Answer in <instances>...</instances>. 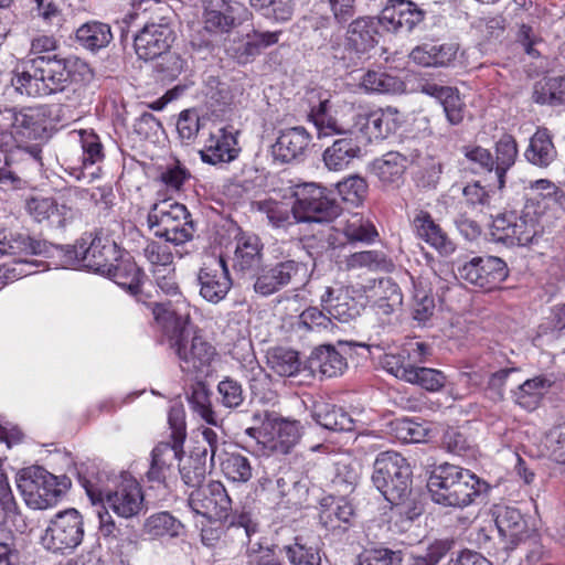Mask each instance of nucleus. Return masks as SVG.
Wrapping results in <instances>:
<instances>
[{"mask_svg":"<svg viewBox=\"0 0 565 565\" xmlns=\"http://www.w3.org/2000/svg\"><path fill=\"white\" fill-rule=\"evenodd\" d=\"M427 488L434 502L461 509L489 491V484L484 480L468 469L448 462L431 471Z\"/></svg>","mask_w":565,"mask_h":565,"instance_id":"obj_1","label":"nucleus"},{"mask_svg":"<svg viewBox=\"0 0 565 565\" xmlns=\"http://www.w3.org/2000/svg\"><path fill=\"white\" fill-rule=\"evenodd\" d=\"M545 209L546 199L526 201L519 215L514 212L499 214L492 221V235L508 245L526 246L543 234Z\"/></svg>","mask_w":565,"mask_h":565,"instance_id":"obj_2","label":"nucleus"},{"mask_svg":"<svg viewBox=\"0 0 565 565\" xmlns=\"http://www.w3.org/2000/svg\"><path fill=\"white\" fill-rule=\"evenodd\" d=\"M189 505L195 514L210 521H228L230 525L242 527L246 537L257 532V523L249 513L231 515L232 500L220 481H211L193 490L189 495Z\"/></svg>","mask_w":565,"mask_h":565,"instance_id":"obj_3","label":"nucleus"},{"mask_svg":"<svg viewBox=\"0 0 565 565\" xmlns=\"http://www.w3.org/2000/svg\"><path fill=\"white\" fill-rule=\"evenodd\" d=\"M71 484L67 476L56 477L39 466L22 469L17 478L18 489L25 503L39 510L55 504Z\"/></svg>","mask_w":565,"mask_h":565,"instance_id":"obj_4","label":"nucleus"},{"mask_svg":"<svg viewBox=\"0 0 565 565\" xmlns=\"http://www.w3.org/2000/svg\"><path fill=\"white\" fill-rule=\"evenodd\" d=\"M372 481L388 502L399 501L412 493L411 466L398 452H381L374 462Z\"/></svg>","mask_w":565,"mask_h":565,"instance_id":"obj_5","label":"nucleus"},{"mask_svg":"<svg viewBox=\"0 0 565 565\" xmlns=\"http://www.w3.org/2000/svg\"><path fill=\"white\" fill-rule=\"evenodd\" d=\"M154 235L180 245L193 238L195 225L185 205L169 200L154 203L148 214Z\"/></svg>","mask_w":565,"mask_h":565,"instance_id":"obj_6","label":"nucleus"},{"mask_svg":"<svg viewBox=\"0 0 565 565\" xmlns=\"http://www.w3.org/2000/svg\"><path fill=\"white\" fill-rule=\"evenodd\" d=\"M295 196L291 211L297 223H329L341 214L337 200L330 196L327 189L315 183L299 185Z\"/></svg>","mask_w":565,"mask_h":565,"instance_id":"obj_7","label":"nucleus"},{"mask_svg":"<svg viewBox=\"0 0 565 565\" xmlns=\"http://www.w3.org/2000/svg\"><path fill=\"white\" fill-rule=\"evenodd\" d=\"M169 343L185 373H203L216 355L215 348L201 335H192L185 323L174 327Z\"/></svg>","mask_w":565,"mask_h":565,"instance_id":"obj_8","label":"nucleus"},{"mask_svg":"<svg viewBox=\"0 0 565 565\" xmlns=\"http://www.w3.org/2000/svg\"><path fill=\"white\" fill-rule=\"evenodd\" d=\"M64 264H81L95 273L102 275L110 270V266L119 260L120 252L115 242L96 233L88 243L85 238L77 241L74 245L65 246Z\"/></svg>","mask_w":565,"mask_h":565,"instance_id":"obj_9","label":"nucleus"},{"mask_svg":"<svg viewBox=\"0 0 565 565\" xmlns=\"http://www.w3.org/2000/svg\"><path fill=\"white\" fill-rule=\"evenodd\" d=\"M83 515L74 508L57 512L41 537L43 546L52 553L70 554L83 542Z\"/></svg>","mask_w":565,"mask_h":565,"instance_id":"obj_10","label":"nucleus"},{"mask_svg":"<svg viewBox=\"0 0 565 565\" xmlns=\"http://www.w3.org/2000/svg\"><path fill=\"white\" fill-rule=\"evenodd\" d=\"M309 478L297 473H285L275 481L262 484V495L273 509H299L307 501Z\"/></svg>","mask_w":565,"mask_h":565,"instance_id":"obj_11","label":"nucleus"},{"mask_svg":"<svg viewBox=\"0 0 565 565\" xmlns=\"http://www.w3.org/2000/svg\"><path fill=\"white\" fill-rule=\"evenodd\" d=\"M380 19L358 18L349 24L340 60L345 67L356 66L370 57L377 44Z\"/></svg>","mask_w":565,"mask_h":565,"instance_id":"obj_12","label":"nucleus"},{"mask_svg":"<svg viewBox=\"0 0 565 565\" xmlns=\"http://www.w3.org/2000/svg\"><path fill=\"white\" fill-rule=\"evenodd\" d=\"M78 480L93 502H105L119 516L128 519L138 514L142 509L143 495L136 481H127L116 491L108 492L104 499L103 493L96 491L88 480L79 475Z\"/></svg>","mask_w":565,"mask_h":565,"instance_id":"obj_13","label":"nucleus"},{"mask_svg":"<svg viewBox=\"0 0 565 565\" xmlns=\"http://www.w3.org/2000/svg\"><path fill=\"white\" fill-rule=\"evenodd\" d=\"M0 126L12 136L29 140L41 139L46 131L41 107L6 108L0 113Z\"/></svg>","mask_w":565,"mask_h":565,"instance_id":"obj_14","label":"nucleus"},{"mask_svg":"<svg viewBox=\"0 0 565 565\" xmlns=\"http://www.w3.org/2000/svg\"><path fill=\"white\" fill-rule=\"evenodd\" d=\"M461 279L477 287L491 290L508 277L505 262L495 256H478L458 268Z\"/></svg>","mask_w":565,"mask_h":565,"instance_id":"obj_15","label":"nucleus"},{"mask_svg":"<svg viewBox=\"0 0 565 565\" xmlns=\"http://www.w3.org/2000/svg\"><path fill=\"white\" fill-rule=\"evenodd\" d=\"M200 295L211 303L222 301L232 288V279L222 257H207L198 273Z\"/></svg>","mask_w":565,"mask_h":565,"instance_id":"obj_16","label":"nucleus"},{"mask_svg":"<svg viewBox=\"0 0 565 565\" xmlns=\"http://www.w3.org/2000/svg\"><path fill=\"white\" fill-rule=\"evenodd\" d=\"M305 271L306 266L292 259L262 268L256 275L254 291L263 297L270 296L298 280Z\"/></svg>","mask_w":565,"mask_h":565,"instance_id":"obj_17","label":"nucleus"},{"mask_svg":"<svg viewBox=\"0 0 565 565\" xmlns=\"http://www.w3.org/2000/svg\"><path fill=\"white\" fill-rule=\"evenodd\" d=\"M425 18V11L411 0H388L379 17L387 31H412Z\"/></svg>","mask_w":565,"mask_h":565,"instance_id":"obj_18","label":"nucleus"},{"mask_svg":"<svg viewBox=\"0 0 565 565\" xmlns=\"http://www.w3.org/2000/svg\"><path fill=\"white\" fill-rule=\"evenodd\" d=\"M71 58L53 54L51 57L29 58L30 67H35L47 89V95L65 90L72 83Z\"/></svg>","mask_w":565,"mask_h":565,"instance_id":"obj_19","label":"nucleus"},{"mask_svg":"<svg viewBox=\"0 0 565 565\" xmlns=\"http://www.w3.org/2000/svg\"><path fill=\"white\" fill-rule=\"evenodd\" d=\"M311 136L305 127L297 126L279 132L271 147L273 157L281 163L299 160L306 154Z\"/></svg>","mask_w":565,"mask_h":565,"instance_id":"obj_20","label":"nucleus"},{"mask_svg":"<svg viewBox=\"0 0 565 565\" xmlns=\"http://www.w3.org/2000/svg\"><path fill=\"white\" fill-rule=\"evenodd\" d=\"M417 89L440 103L447 121L450 125L457 126L462 122L466 113V104L461 99L457 88L439 85L431 81H423L418 83Z\"/></svg>","mask_w":565,"mask_h":565,"instance_id":"obj_21","label":"nucleus"},{"mask_svg":"<svg viewBox=\"0 0 565 565\" xmlns=\"http://www.w3.org/2000/svg\"><path fill=\"white\" fill-rule=\"evenodd\" d=\"M183 446L169 441L159 443L151 451V462L146 476L148 481L159 484L174 475L175 461H181Z\"/></svg>","mask_w":565,"mask_h":565,"instance_id":"obj_22","label":"nucleus"},{"mask_svg":"<svg viewBox=\"0 0 565 565\" xmlns=\"http://www.w3.org/2000/svg\"><path fill=\"white\" fill-rule=\"evenodd\" d=\"M362 154L355 131L339 136L322 153V161L330 171H342Z\"/></svg>","mask_w":565,"mask_h":565,"instance_id":"obj_23","label":"nucleus"},{"mask_svg":"<svg viewBox=\"0 0 565 565\" xmlns=\"http://www.w3.org/2000/svg\"><path fill=\"white\" fill-rule=\"evenodd\" d=\"M174 40V31L142 26L134 36V46L140 60L153 61L156 56L171 49Z\"/></svg>","mask_w":565,"mask_h":565,"instance_id":"obj_24","label":"nucleus"},{"mask_svg":"<svg viewBox=\"0 0 565 565\" xmlns=\"http://www.w3.org/2000/svg\"><path fill=\"white\" fill-rule=\"evenodd\" d=\"M235 135L233 129L228 130L225 127L212 132L204 150L201 151L202 160L210 164L233 161L241 151Z\"/></svg>","mask_w":565,"mask_h":565,"instance_id":"obj_25","label":"nucleus"},{"mask_svg":"<svg viewBox=\"0 0 565 565\" xmlns=\"http://www.w3.org/2000/svg\"><path fill=\"white\" fill-rule=\"evenodd\" d=\"M234 268L241 273H254L262 268L264 244L253 233H239L235 236Z\"/></svg>","mask_w":565,"mask_h":565,"instance_id":"obj_26","label":"nucleus"},{"mask_svg":"<svg viewBox=\"0 0 565 565\" xmlns=\"http://www.w3.org/2000/svg\"><path fill=\"white\" fill-rule=\"evenodd\" d=\"M232 356L239 363L241 371L249 382L252 392L260 391L267 383L268 375L259 365L252 342L245 339L237 341L233 347Z\"/></svg>","mask_w":565,"mask_h":565,"instance_id":"obj_27","label":"nucleus"},{"mask_svg":"<svg viewBox=\"0 0 565 565\" xmlns=\"http://www.w3.org/2000/svg\"><path fill=\"white\" fill-rule=\"evenodd\" d=\"M239 9L225 0L210 1L204 12V30L211 34L228 33L239 23Z\"/></svg>","mask_w":565,"mask_h":565,"instance_id":"obj_28","label":"nucleus"},{"mask_svg":"<svg viewBox=\"0 0 565 565\" xmlns=\"http://www.w3.org/2000/svg\"><path fill=\"white\" fill-rule=\"evenodd\" d=\"M407 158L399 152L391 151L371 163V172L385 186L398 188L404 180Z\"/></svg>","mask_w":565,"mask_h":565,"instance_id":"obj_29","label":"nucleus"},{"mask_svg":"<svg viewBox=\"0 0 565 565\" xmlns=\"http://www.w3.org/2000/svg\"><path fill=\"white\" fill-rule=\"evenodd\" d=\"M308 366L312 373L334 377L347 369V360L333 345L322 344L311 352Z\"/></svg>","mask_w":565,"mask_h":565,"instance_id":"obj_30","label":"nucleus"},{"mask_svg":"<svg viewBox=\"0 0 565 565\" xmlns=\"http://www.w3.org/2000/svg\"><path fill=\"white\" fill-rule=\"evenodd\" d=\"M413 224L417 236L434 247L439 254L448 256L455 250L454 243L427 212H420L416 215Z\"/></svg>","mask_w":565,"mask_h":565,"instance_id":"obj_31","label":"nucleus"},{"mask_svg":"<svg viewBox=\"0 0 565 565\" xmlns=\"http://www.w3.org/2000/svg\"><path fill=\"white\" fill-rule=\"evenodd\" d=\"M334 294L335 291L328 287L321 296V302L331 319L345 323L360 316V307L348 290L339 289L335 296Z\"/></svg>","mask_w":565,"mask_h":565,"instance_id":"obj_32","label":"nucleus"},{"mask_svg":"<svg viewBox=\"0 0 565 565\" xmlns=\"http://www.w3.org/2000/svg\"><path fill=\"white\" fill-rule=\"evenodd\" d=\"M524 157L531 164L539 168L550 167L557 158L553 136L546 128H539L530 138Z\"/></svg>","mask_w":565,"mask_h":565,"instance_id":"obj_33","label":"nucleus"},{"mask_svg":"<svg viewBox=\"0 0 565 565\" xmlns=\"http://www.w3.org/2000/svg\"><path fill=\"white\" fill-rule=\"evenodd\" d=\"M352 516L353 508L344 498L328 495L320 500L319 522L327 530L341 529Z\"/></svg>","mask_w":565,"mask_h":565,"instance_id":"obj_34","label":"nucleus"},{"mask_svg":"<svg viewBox=\"0 0 565 565\" xmlns=\"http://www.w3.org/2000/svg\"><path fill=\"white\" fill-rule=\"evenodd\" d=\"M494 521L500 536L512 547L522 540L526 532V522L515 508H498Z\"/></svg>","mask_w":565,"mask_h":565,"instance_id":"obj_35","label":"nucleus"},{"mask_svg":"<svg viewBox=\"0 0 565 565\" xmlns=\"http://www.w3.org/2000/svg\"><path fill=\"white\" fill-rule=\"evenodd\" d=\"M397 111H393L391 108L384 110H377L370 114H359L356 116V124L361 125V130L365 132L370 140H382L385 139L392 132L397 129V122L394 119V115Z\"/></svg>","mask_w":565,"mask_h":565,"instance_id":"obj_36","label":"nucleus"},{"mask_svg":"<svg viewBox=\"0 0 565 565\" xmlns=\"http://www.w3.org/2000/svg\"><path fill=\"white\" fill-rule=\"evenodd\" d=\"M11 86L28 97L47 96L46 88L35 67H30L29 58L21 61L12 72Z\"/></svg>","mask_w":565,"mask_h":565,"instance_id":"obj_37","label":"nucleus"},{"mask_svg":"<svg viewBox=\"0 0 565 565\" xmlns=\"http://www.w3.org/2000/svg\"><path fill=\"white\" fill-rule=\"evenodd\" d=\"M308 117L313 122L319 139L339 137L354 131L332 115L329 99L321 100L318 106L312 107Z\"/></svg>","mask_w":565,"mask_h":565,"instance_id":"obj_38","label":"nucleus"},{"mask_svg":"<svg viewBox=\"0 0 565 565\" xmlns=\"http://www.w3.org/2000/svg\"><path fill=\"white\" fill-rule=\"evenodd\" d=\"M111 40L110 25L99 21H88L75 32L76 43L90 52H97L108 46Z\"/></svg>","mask_w":565,"mask_h":565,"instance_id":"obj_39","label":"nucleus"},{"mask_svg":"<svg viewBox=\"0 0 565 565\" xmlns=\"http://www.w3.org/2000/svg\"><path fill=\"white\" fill-rule=\"evenodd\" d=\"M518 153L516 140L511 135L501 136L494 145L493 164L500 190L505 186V174L514 166Z\"/></svg>","mask_w":565,"mask_h":565,"instance_id":"obj_40","label":"nucleus"},{"mask_svg":"<svg viewBox=\"0 0 565 565\" xmlns=\"http://www.w3.org/2000/svg\"><path fill=\"white\" fill-rule=\"evenodd\" d=\"M281 31H256L248 33L246 41L236 49L234 57L239 64H247L265 49L278 43Z\"/></svg>","mask_w":565,"mask_h":565,"instance_id":"obj_41","label":"nucleus"},{"mask_svg":"<svg viewBox=\"0 0 565 565\" xmlns=\"http://www.w3.org/2000/svg\"><path fill=\"white\" fill-rule=\"evenodd\" d=\"M313 419L323 428L334 431H351L354 419L342 407L331 404H318L312 413Z\"/></svg>","mask_w":565,"mask_h":565,"instance_id":"obj_42","label":"nucleus"},{"mask_svg":"<svg viewBox=\"0 0 565 565\" xmlns=\"http://www.w3.org/2000/svg\"><path fill=\"white\" fill-rule=\"evenodd\" d=\"M551 385L552 381L543 375L518 383L516 390L513 391L514 402L525 409H535Z\"/></svg>","mask_w":565,"mask_h":565,"instance_id":"obj_43","label":"nucleus"},{"mask_svg":"<svg viewBox=\"0 0 565 565\" xmlns=\"http://www.w3.org/2000/svg\"><path fill=\"white\" fill-rule=\"evenodd\" d=\"M25 209L36 222L55 218L58 225L71 215V209L66 205L58 206L53 198H31L26 201Z\"/></svg>","mask_w":565,"mask_h":565,"instance_id":"obj_44","label":"nucleus"},{"mask_svg":"<svg viewBox=\"0 0 565 565\" xmlns=\"http://www.w3.org/2000/svg\"><path fill=\"white\" fill-rule=\"evenodd\" d=\"M0 525L23 531L25 522L6 479L0 480Z\"/></svg>","mask_w":565,"mask_h":565,"instance_id":"obj_45","label":"nucleus"},{"mask_svg":"<svg viewBox=\"0 0 565 565\" xmlns=\"http://www.w3.org/2000/svg\"><path fill=\"white\" fill-rule=\"evenodd\" d=\"M252 9L274 23H286L292 19V0H249Z\"/></svg>","mask_w":565,"mask_h":565,"instance_id":"obj_46","label":"nucleus"},{"mask_svg":"<svg viewBox=\"0 0 565 565\" xmlns=\"http://www.w3.org/2000/svg\"><path fill=\"white\" fill-rule=\"evenodd\" d=\"M361 86L370 93L396 94L404 92V82L386 72L367 71L361 78Z\"/></svg>","mask_w":565,"mask_h":565,"instance_id":"obj_47","label":"nucleus"},{"mask_svg":"<svg viewBox=\"0 0 565 565\" xmlns=\"http://www.w3.org/2000/svg\"><path fill=\"white\" fill-rule=\"evenodd\" d=\"M105 276L111 278L118 286L127 289L131 295L137 296L140 291L141 271L135 263H114Z\"/></svg>","mask_w":565,"mask_h":565,"instance_id":"obj_48","label":"nucleus"},{"mask_svg":"<svg viewBox=\"0 0 565 565\" xmlns=\"http://www.w3.org/2000/svg\"><path fill=\"white\" fill-rule=\"evenodd\" d=\"M533 99L537 104L558 105L565 99V78L544 77L534 85Z\"/></svg>","mask_w":565,"mask_h":565,"instance_id":"obj_49","label":"nucleus"},{"mask_svg":"<svg viewBox=\"0 0 565 565\" xmlns=\"http://www.w3.org/2000/svg\"><path fill=\"white\" fill-rule=\"evenodd\" d=\"M182 524L168 512H159L149 516L142 527L143 534L151 539L170 536L175 537L180 534Z\"/></svg>","mask_w":565,"mask_h":565,"instance_id":"obj_50","label":"nucleus"},{"mask_svg":"<svg viewBox=\"0 0 565 565\" xmlns=\"http://www.w3.org/2000/svg\"><path fill=\"white\" fill-rule=\"evenodd\" d=\"M345 265L349 269L367 268L370 270L391 271L394 267L393 262L381 250H363L351 254Z\"/></svg>","mask_w":565,"mask_h":565,"instance_id":"obj_51","label":"nucleus"},{"mask_svg":"<svg viewBox=\"0 0 565 565\" xmlns=\"http://www.w3.org/2000/svg\"><path fill=\"white\" fill-rule=\"evenodd\" d=\"M341 231L349 243H366L375 241L377 231L374 225L360 214L351 215L342 225Z\"/></svg>","mask_w":565,"mask_h":565,"instance_id":"obj_52","label":"nucleus"},{"mask_svg":"<svg viewBox=\"0 0 565 565\" xmlns=\"http://www.w3.org/2000/svg\"><path fill=\"white\" fill-rule=\"evenodd\" d=\"M267 362L269 367L280 376L297 374L301 365L298 352L286 348H275L269 351Z\"/></svg>","mask_w":565,"mask_h":565,"instance_id":"obj_53","label":"nucleus"},{"mask_svg":"<svg viewBox=\"0 0 565 565\" xmlns=\"http://www.w3.org/2000/svg\"><path fill=\"white\" fill-rule=\"evenodd\" d=\"M140 1L148 3V6L145 8L147 21L143 28H152L159 30L167 29L168 31H174V11L167 2L160 0Z\"/></svg>","mask_w":565,"mask_h":565,"instance_id":"obj_54","label":"nucleus"},{"mask_svg":"<svg viewBox=\"0 0 565 565\" xmlns=\"http://www.w3.org/2000/svg\"><path fill=\"white\" fill-rule=\"evenodd\" d=\"M224 476L233 482H247L253 476V467L247 457L241 454H228L221 462Z\"/></svg>","mask_w":565,"mask_h":565,"instance_id":"obj_55","label":"nucleus"},{"mask_svg":"<svg viewBox=\"0 0 565 565\" xmlns=\"http://www.w3.org/2000/svg\"><path fill=\"white\" fill-rule=\"evenodd\" d=\"M255 206L258 212L266 216L268 223L276 228L292 224V211L282 202L264 200L256 202Z\"/></svg>","mask_w":565,"mask_h":565,"instance_id":"obj_56","label":"nucleus"},{"mask_svg":"<svg viewBox=\"0 0 565 565\" xmlns=\"http://www.w3.org/2000/svg\"><path fill=\"white\" fill-rule=\"evenodd\" d=\"M6 255H15L19 253L40 255L46 252V243L32 238L26 234L6 233Z\"/></svg>","mask_w":565,"mask_h":565,"instance_id":"obj_57","label":"nucleus"},{"mask_svg":"<svg viewBox=\"0 0 565 565\" xmlns=\"http://www.w3.org/2000/svg\"><path fill=\"white\" fill-rule=\"evenodd\" d=\"M291 565H321L320 552L317 547L308 546L299 539L282 547Z\"/></svg>","mask_w":565,"mask_h":565,"instance_id":"obj_58","label":"nucleus"},{"mask_svg":"<svg viewBox=\"0 0 565 565\" xmlns=\"http://www.w3.org/2000/svg\"><path fill=\"white\" fill-rule=\"evenodd\" d=\"M153 71L161 81H173L183 71V60L180 54L170 49L154 57Z\"/></svg>","mask_w":565,"mask_h":565,"instance_id":"obj_59","label":"nucleus"},{"mask_svg":"<svg viewBox=\"0 0 565 565\" xmlns=\"http://www.w3.org/2000/svg\"><path fill=\"white\" fill-rule=\"evenodd\" d=\"M406 382L417 384L427 391L436 392L445 386L446 376L443 372L435 369L413 366L408 372Z\"/></svg>","mask_w":565,"mask_h":565,"instance_id":"obj_60","label":"nucleus"},{"mask_svg":"<svg viewBox=\"0 0 565 565\" xmlns=\"http://www.w3.org/2000/svg\"><path fill=\"white\" fill-rule=\"evenodd\" d=\"M337 189L342 200L353 205L363 202L367 194V183L360 175H351L337 184Z\"/></svg>","mask_w":565,"mask_h":565,"instance_id":"obj_61","label":"nucleus"},{"mask_svg":"<svg viewBox=\"0 0 565 565\" xmlns=\"http://www.w3.org/2000/svg\"><path fill=\"white\" fill-rule=\"evenodd\" d=\"M189 403L192 409L207 424L217 425V416L212 409L210 394L204 385H200L192 390Z\"/></svg>","mask_w":565,"mask_h":565,"instance_id":"obj_62","label":"nucleus"},{"mask_svg":"<svg viewBox=\"0 0 565 565\" xmlns=\"http://www.w3.org/2000/svg\"><path fill=\"white\" fill-rule=\"evenodd\" d=\"M179 472L183 482L193 488H200L203 484L206 476L205 462H203L199 455L191 456L185 462L179 465Z\"/></svg>","mask_w":565,"mask_h":565,"instance_id":"obj_63","label":"nucleus"},{"mask_svg":"<svg viewBox=\"0 0 565 565\" xmlns=\"http://www.w3.org/2000/svg\"><path fill=\"white\" fill-rule=\"evenodd\" d=\"M78 134L83 149V163L87 166L100 162L105 153L99 137L93 130H81Z\"/></svg>","mask_w":565,"mask_h":565,"instance_id":"obj_64","label":"nucleus"}]
</instances>
